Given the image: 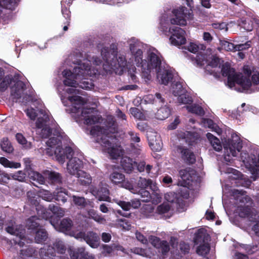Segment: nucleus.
I'll use <instances>...</instances> for the list:
<instances>
[{"label": "nucleus", "instance_id": "54", "mask_svg": "<svg viewBox=\"0 0 259 259\" xmlns=\"http://www.w3.org/2000/svg\"><path fill=\"white\" fill-rule=\"evenodd\" d=\"M207 123L208 125V127L211 128L213 131H214L217 134L219 135L222 132V130L219 127L218 125L213 123V121L210 119H205L204 123Z\"/></svg>", "mask_w": 259, "mask_h": 259}, {"label": "nucleus", "instance_id": "49", "mask_svg": "<svg viewBox=\"0 0 259 259\" xmlns=\"http://www.w3.org/2000/svg\"><path fill=\"white\" fill-rule=\"evenodd\" d=\"M142 211L144 215L148 217L153 212L154 207L150 204H146L143 206Z\"/></svg>", "mask_w": 259, "mask_h": 259}, {"label": "nucleus", "instance_id": "56", "mask_svg": "<svg viewBox=\"0 0 259 259\" xmlns=\"http://www.w3.org/2000/svg\"><path fill=\"white\" fill-rule=\"evenodd\" d=\"M162 195L160 192L152 193L151 197L153 204L156 205L161 201Z\"/></svg>", "mask_w": 259, "mask_h": 259}, {"label": "nucleus", "instance_id": "20", "mask_svg": "<svg viewBox=\"0 0 259 259\" xmlns=\"http://www.w3.org/2000/svg\"><path fill=\"white\" fill-rule=\"evenodd\" d=\"M150 241L154 247L160 248L163 254H165L169 250L168 243L165 241H161L157 237L151 236Z\"/></svg>", "mask_w": 259, "mask_h": 259}, {"label": "nucleus", "instance_id": "32", "mask_svg": "<svg viewBox=\"0 0 259 259\" xmlns=\"http://www.w3.org/2000/svg\"><path fill=\"white\" fill-rule=\"evenodd\" d=\"M0 163L5 167L18 168L21 167V163L9 160L5 157L0 158Z\"/></svg>", "mask_w": 259, "mask_h": 259}, {"label": "nucleus", "instance_id": "30", "mask_svg": "<svg viewBox=\"0 0 259 259\" xmlns=\"http://www.w3.org/2000/svg\"><path fill=\"white\" fill-rule=\"evenodd\" d=\"M180 176L185 184H189L192 180V174H193V171L189 169L181 170L179 172Z\"/></svg>", "mask_w": 259, "mask_h": 259}, {"label": "nucleus", "instance_id": "58", "mask_svg": "<svg viewBox=\"0 0 259 259\" xmlns=\"http://www.w3.org/2000/svg\"><path fill=\"white\" fill-rule=\"evenodd\" d=\"M117 222L120 227L125 230H129L131 229V225L130 223L125 219H119Z\"/></svg>", "mask_w": 259, "mask_h": 259}, {"label": "nucleus", "instance_id": "55", "mask_svg": "<svg viewBox=\"0 0 259 259\" xmlns=\"http://www.w3.org/2000/svg\"><path fill=\"white\" fill-rule=\"evenodd\" d=\"M151 183L150 179H146L145 178H140L138 182V186L142 189H145L148 187Z\"/></svg>", "mask_w": 259, "mask_h": 259}, {"label": "nucleus", "instance_id": "29", "mask_svg": "<svg viewBox=\"0 0 259 259\" xmlns=\"http://www.w3.org/2000/svg\"><path fill=\"white\" fill-rule=\"evenodd\" d=\"M88 215L98 223L104 224L106 223V219L101 214H99L96 210L92 209L88 211Z\"/></svg>", "mask_w": 259, "mask_h": 259}, {"label": "nucleus", "instance_id": "35", "mask_svg": "<svg viewBox=\"0 0 259 259\" xmlns=\"http://www.w3.org/2000/svg\"><path fill=\"white\" fill-rule=\"evenodd\" d=\"M109 190L106 188H102L98 191L97 197L100 201H110V198L109 196Z\"/></svg>", "mask_w": 259, "mask_h": 259}, {"label": "nucleus", "instance_id": "1", "mask_svg": "<svg viewBox=\"0 0 259 259\" xmlns=\"http://www.w3.org/2000/svg\"><path fill=\"white\" fill-rule=\"evenodd\" d=\"M72 104L71 111L72 113H79L81 109L79 120L88 126H91V134L95 137L97 143H99L104 152L116 159L122 155L123 151L116 139L111 134L115 132L114 121L109 123L107 128H105L103 119L98 115L93 108H83L86 103L84 99L79 96H71L68 98Z\"/></svg>", "mask_w": 259, "mask_h": 259}, {"label": "nucleus", "instance_id": "2", "mask_svg": "<svg viewBox=\"0 0 259 259\" xmlns=\"http://www.w3.org/2000/svg\"><path fill=\"white\" fill-rule=\"evenodd\" d=\"M96 65L101 63V61L99 58L94 56H89L87 58L80 60L78 66L75 67L71 72L69 70H65L63 72V75L65 77L63 82L65 85L80 88L85 90H91L93 88L94 84L91 80H84L88 76L95 75L98 70L92 67L91 62Z\"/></svg>", "mask_w": 259, "mask_h": 259}, {"label": "nucleus", "instance_id": "17", "mask_svg": "<svg viewBox=\"0 0 259 259\" xmlns=\"http://www.w3.org/2000/svg\"><path fill=\"white\" fill-rule=\"evenodd\" d=\"M173 151L176 155L181 154L182 158L189 163L192 164L195 162V157L193 153L183 146H175Z\"/></svg>", "mask_w": 259, "mask_h": 259}, {"label": "nucleus", "instance_id": "45", "mask_svg": "<svg viewBox=\"0 0 259 259\" xmlns=\"http://www.w3.org/2000/svg\"><path fill=\"white\" fill-rule=\"evenodd\" d=\"M49 209L57 217H62L65 214V210L64 209L53 204L49 205Z\"/></svg>", "mask_w": 259, "mask_h": 259}, {"label": "nucleus", "instance_id": "47", "mask_svg": "<svg viewBox=\"0 0 259 259\" xmlns=\"http://www.w3.org/2000/svg\"><path fill=\"white\" fill-rule=\"evenodd\" d=\"M178 102L180 104H189L192 102V98L189 95L184 93V95L178 97Z\"/></svg>", "mask_w": 259, "mask_h": 259}, {"label": "nucleus", "instance_id": "38", "mask_svg": "<svg viewBox=\"0 0 259 259\" xmlns=\"http://www.w3.org/2000/svg\"><path fill=\"white\" fill-rule=\"evenodd\" d=\"M16 6L15 0H0V12L3 8L13 10Z\"/></svg>", "mask_w": 259, "mask_h": 259}, {"label": "nucleus", "instance_id": "19", "mask_svg": "<svg viewBox=\"0 0 259 259\" xmlns=\"http://www.w3.org/2000/svg\"><path fill=\"white\" fill-rule=\"evenodd\" d=\"M149 146L155 151H159L162 148V142L160 137L155 133H150L147 135Z\"/></svg>", "mask_w": 259, "mask_h": 259}, {"label": "nucleus", "instance_id": "10", "mask_svg": "<svg viewBox=\"0 0 259 259\" xmlns=\"http://www.w3.org/2000/svg\"><path fill=\"white\" fill-rule=\"evenodd\" d=\"M169 32L171 34L169 37L171 44L174 46H180L185 44L186 32L183 29L177 26H172L169 28Z\"/></svg>", "mask_w": 259, "mask_h": 259}, {"label": "nucleus", "instance_id": "4", "mask_svg": "<svg viewBox=\"0 0 259 259\" xmlns=\"http://www.w3.org/2000/svg\"><path fill=\"white\" fill-rule=\"evenodd\" d=\"M128 43L136 64L141 67L143 76L149 80L151 73H155L162 68L161 54L155 49H151L147 51L146 59L143 60L140 43L134 38H131Z\"/></svg>", "mask_w": 259, "mask_h": 259}, {"label": "nucleus", "instance_id": "23", "mask_svg": "<svg viewBox=\"0 0 259 259\" xmlns=\"http://www.w3.org/2000/svg\"><path fill=\"white\" fill-rule=\"evenodd\" d=\"M7 232L12 235L19 237L21 239L24 237L25 230L22 226H8L6 229Z\"/></svg>", "mask_w": 259, "mask_h": 259}, {"label": "nucleus", "instance_id": "63", "mask_svg": "<svg viewBox=\"0 0 259 259\" xmlns=\"http://www.w3.org/2000/svg\"><path fill=\"white\" fill-rule=\"evenodd\" d=\"M128 134L133 142L139 143L140 141V139L137 134L134 133L133 131H130Z\"/></svg>", "mask_w": 259, "mask_h": 259}, {"label": "nucleus", "instance_id": "11", "mask_svg": "<svg viewBox=\"0 0 259 259\" xmlns=\"http://www.w3.org/2000/svg\"><path fill=\"white\" fill-rule=\"evenodd\" d=\"M189 197V192L187 187H182L178 191V193L175 192H168L165 194L164 199L169 202H175L180 204L184 199H187Z\"/></svg>", "mask_w": 259, "mask_h": 259}, {"label": "nucleus", "instance_id": "9", "mask_svg": "<svg viewBox=\"0 0 259 259\" xmlns=\"http://www.w3.org/2000/svg\"><path fill=\"white\" fill-rule=\"evenodd\" d=\"M173 13L175 17L170 19V23L172 24L185 25L187 23V20L191 19L192 17L191 13L184 7L174 10Z\"/></svg>", "mask_w": 259, "mask_h": 259}, {"label": "nucleus", "instance_id": "25", "mask_svg": "<svg viewBox=\"0 0 259 259\" xmlns=\"http://www.w3.org/2000/svg\"><path fill=\"white\" fill-rule=\"evenodd\" d=\"M145 101L148 103L151 104H161L164 103V99L159 93H156L154 96L153 95H148L145 97Z\"/></svg>", "mask_w": 259, "mask_h": 259}, {"label": "nucleus", "instance_id": "33", "mask_svg": "<svg viewBox=\"0 0 259 259\" xmlns=\"http://www.w3.org/2000/svg\"><path fill=\"white\" fill-rule=\"evenodd\" d=\"M109 178L111 181L115 184L121 183L125 180L124 175L117 171H113L110 175Z\"/></svg>", "mask_w": 259, "mask_h": 259}, {"label": "nucleus", "instance_id": "21", "mask_svg": "<svg viewBox=\"0 0 259 259\" xmlns=\"http://www.w3.org/2000/svg\"><path fill=\"white\" fill-rule=\"evenodd\" d=\"M50 222L57 230L62 232L70 231L72 226L71 220L68 219H64L62 220L58 226L53 223L52 221H51Z\"/></svg>", "mask_w": 259, "mask_h": 259}, {"label": "nucleus", "instance_id": "5", "mask_svg": "<svg viewBox=\"0 0 259 259\" xmlns=\"http://www.w3.org/2000/svg\"><path fill=\"white\" fill-rule=\"evenodd\" d=\"M47 147L43 151L41 148L39 149L40 153L46 154L49 156H55L56 160L60 163L63 164L66 158L69 159L73 154L71 147H66L65 149L62 148L61 142L59 137H52L47 142Z\"/></svg>", "mask_w": 259, "mask_h": 259}, {"label": "nucleus", "instance_id": "48", "mask_svg": "<svg viewBox=\"0 0 259 259\" xmlns=\"http://www.w3.org/2000/svg\"><path fill=\"white\" fill-rule=\"evenodd\" d=\"M72 198L73 201L74 202V204L76 205L83 207H85L87 204V202L85 201L84 197L76 196L73 195L72 196Z\"/></svg>", "mask_w": 259, "mask_h": 259}, {"label": "nucleus", "instance_id": "27", "mask_svg": "<svg viewBox=\"0 0 259 259\" xmlns=\"http://www.w3.org/2000/svg\"><path fill=\"white\" fill-rule=\"evenodd\" d=\"M101 53L103 59L105 60L109 65L113 66L114 65H113L112 62L109 58L110 54L113 56V57H114L116 55V52L114 50V46H113L112 50L110 51H108V48L104 47L102 49Z\"/></svg>", "mask_w": 259, "mask_h": 259}, {"label": "nucleus", "instance_id": "18", "mask_svg": "<svg viewBox=\"0 0 259 259\" xmlns=\"http://www.w3.org/2000/svg\"><path fill=\"white\" fill-rule=\"evenodd\" d=\"M221 45L222 49L227 51H240L246 50L250 47V41H247L244 44H238L235 45L234 44L228 42L226 40L221 41Z\"/></svg>", "mask_w": 259, "mask_h": 259}, {"label": "nucleus", "instance_id": "36", "mask_svg": "<svg viewBox=\"0 0 259 259\" xmlns=\"http://www.w3.org/2000/svg\"><path fill=\"white\" fill-rule=\"evenodd\" d=\"M3 176L4 178H7L8 180L12 178L20 182L23 181L25 177L24 173L21 170H19L13 174H11L9 175L7 174H5L3 175Z\"/></svg>", "mask_w": 259, "mask_h": 259}, {"label": "nucleus", "instance_id": "22", "mask_svg": "<svg viewBox=\"0 0 259 259\" xmlns=\"http://www.w3.org/2000/svg\"><path fill=\"white\" fill-rule=\"evenodd\" d=\"M170 92L176 97H179L186 93L182 83L180 81H173L170 89Z\"/></svg>", "mask_w": 259, "mask_h": 259}, {"label": "nucleus", "instance_id": "51", "mask_svg": "<svg viewBox=\"0 0 259 259\" xmlns=\"http://www.w3.org/2000/svg\"><path fill=\"white\" fill-rule=\"evenodd\" d=\"M170 208V206L168 204L163 203L157 207L156 211L159 214H163L168 212Z\"/></svg>", "mask_w": 259, "mask_h": 259}, {"label": "nucleus", "instance_id": "37", "mask_svg": "<svg viewBox=\"0 0 259 259\" xmlns=\"http://www.w3.org/2000/svg\"><path fill=\"white\" fill-rule=\"evenodd\" d=\"M67 194L65 189L60 188L54 192V197H55V199L57 201H61L63 202H65L67 200Z\"/></svg>", "mask_w": 259, "mask_h": 259}, {"label": "nucleus", "instance_id": "31", "mask_svg": "<svg viewBox=\"0 0 259 259\" xmlns=\"http://www.w3.org/2000/svg\"><path fill=\"white\" fill-rule=\"evenodd\" d=\"M44 175L46 178L51 181L52 183H59L61 182V177L60 174L57 172L46 170L44 172Z\"/></svg>", "mask_w": 259, "mask_h": 259}, {"label": "nucleus", "instance_id": "40", "mask_svg": "<svg viewBox=\"0 0 259 259\" xmlns=\"http://www.w3.org/2000/svg\"><path fill=\"white\" fill-rule=\"evenodd\" d=\"M188 50L193 53H196L201 50H204L205 46L202 44H197L195 42H190L187 46Z\"/></svg>", "mask_w": 259, "mask_h": 259}, {"label": "nucleus", "instance_id": "52", "mask_svg": "<svg viewBox=\"0 0 259 259\" xmlns=\"http://www.w3.org/2000/svg\"><path fill=\"white\" fill-rule=\"evenodd\" d=\"M11 78L10 76H7L4 78H2L0 81V91H4L7 88L9 84L10 83Z\"/></svg>", "mask_w": 259, "mask_h": 259}, {"label": "nucleus", "instance_id": "39", "mask_svg": "<svg viewBox=\"0 0 259 259\" xmlns=\"http://www.w3.org/2000/svg\"><path fill=\"white\" fill-rule=\"evenodd\" d=\"M30 178L34 181H36L40 184H44L45 182V176H42L39 172L35 171H31L29 173Z\"/></svg>", "mask_w": 259, "mask_h": 259}, {"label": "nucleus", "instance_id": "6", "mask_svg": "<svg viewBox=\"0 0 259 259\" xmlns=\"http://www.w3.org/2000/svg\"><path fill=\"white\" fill-rule=\"evenodd\" d=\"M82 167V161L77 157H73L68 162L67 170L70 175L76 177L81 185H88L91 183L92 178L90 175L81 170Z\"/></svg>", "mask_w": 259, "mask_h": 259}, {"label": "nucleus", "instance_id": "7", "mask_svg": "<svg viewBox=\"0 0 259 259\" xmlns=\"http://www.w3.org/2000/svg\"><path fill=\"white\" fill-rule=\"evenodd\" d=\"M209 236L204 230L200 229L198 231L195 238V243L198 245L196 250L198 254L205 255L209 252Z\"/></svg>", "mask_w": 259, "mask_h": 259}, {"label": "nucleus", "instance_id": "62", "mask_svg": "<svg viewBox=\"0 0 259 259\" xmlns=\"http://www.w3.org/2000/svg\"><path fill=\"white\" fill-rule=\"evenodd\" d=\"M112 251L113 249L112 247L107 245H104L103 246V250L102 251V253L105 256H107L109 255L112 252Z\"/></svg>", "mask_w": 259, "mask_h": 259}, {"label": "nucleus", "instance_id": "13", "mask_svg": "<svg viewBox=\"0 0 259 259\" xmlns=\"http://www.w3.org/2000/svg\"><path fill=\"white\" fill-rule=\"evenodd\" d=\"M242 143L239 136L236 134L232 135V139L229 140L227 145L224 147L228 155L236 156L242 149Z\"/></svg>", "mask_w": 259, "mask_h": 259}, {"label": "nucleus", "instance_id": "16", "mask_svg": "<svg viewBox=\"0 0 259 259\" xmlns=\"http://www.w3.org/2000/svg\"><path fill=\"white\" fill-rule=\"evenodd\" d=\"M155 73L157 74V78L158 82L166 85L172 80L174 77V73L172 70L169 68H161Z\"/></svg>", "mask_w": 259, "mask_h": 259}, {"label": "nucleus", "instance_id": "8", "mask_svg": "<svg viewBox=\"0 0 259 259\" xmlns=\"http://www.w3.org/2000/svg\"><path fill=\"white\" fill-rule=\"evenodd\" d=\"M39 112L42 116L40 115L38 118L36 122V126L38 129L41 128L40 131L39 132L41 137L47 138L51 134V129L48 126V122L52 118V116L50 115L48 111L41 110H40Z\"/></svg>", "mask_w": 259, "mask_h": 259}, {"label": "nucleus", "instance_id": "53", "mask_svg": "<svg viewBox=\"0 0 259 259\" xmlns=\"http://www.w3.org/2000/svg\"><path fill=\"white\" fill-rule=\"evenodd\" d=\"M138 193L141 195L143 201L148 202L151 199V195L150 193L144 189L139 190Z\"/></svg>", "mask_w": 259, "mask_h": 259}, {"label": "nucleus", "instance_id": "44", "mask_svg": "<svg viewBox=\"0 0 259 259\" xmlns=\"http://www.w3.org/2000/svg\"><path fill=\"white\" fill-rule=\"evenodd\" d=\"M39 219L36 217L33 216L29 218L27 221V225L29 229H35L39 226V223L38 222Z\"/></svg>", "mask_w": 259, "mask_h": 259}, {"label": "nucleus", "instance_id": "60", "mask_svg": "<svg viewBox=\"0 0 259 259\" xmlns=\"http://www.w3.org/2000/svg\"><path fill=\"white\" fill-rule=\"evenodd\" d=\"M180 122V119L179 117H176L174 121H172L167 127L169 130H174L176 128Z\"/></svg>", "mask_w": 259, "mask_h": 259}, {"label": "nucleus", "instance_id": "3", "mask_svg": "<svg viewBox=\"0 0 259 259\" xmlns=\"http://www.w3.org/2000/svg\"><path fill=\"white\" fill-rule=\"evenodd\" d=\"M205 69L206 73L212 75L215 78H220L221 75L227 76L228 85L230 88L237 84L242 87L243 91L247 90L251 85L249 78V76L251 74L250 70L246 71V73L248 76L243 77L241 74L235 72L229 63H224L218 57L213 56Z\"/></svg>", "mask_w": 259, "mask_h": 259}, {"label": "nucleus", "instance_id": "15", "mask_svg": "<svg viewBox=\"0 0 259 259\" xmlns=\"http://www.w3.org/2000/svg\"><path fill=\"white\" fill-rule=\"evenodd\" d=\"M25 86V84L23 81L19 80L12 87L11 95L12 99L15 100L16 102L18 101L22 97H23L22 102H24V99L27 97V96H24V94Z\"/></svg>", "mask_w": 259, "mask_h": 259}, {"label": "nucleus", "instance_id": "59", "mask_svg": "<svg viewBox=\"0 0 259 259\" xmlns=\"http://www.w3.org/2000/svg\"><path fill=\"white\" fill-rule=\"evenodd\" d=\"M26 113L30 119L34 120L35 119V117L36 116V113L34 109L30 108L27 109L26 110Z\"/></svg>", "mask_w": 259, "mask_h": 259}, {"label": "nucleus", "instance_id": "34", "mask_svg": "<svg viewBox=\"0 0 259 259\" xmlns=\"http://www.w3.org/2000/svg\"><path fill=\"white\" fill-rule=\"evenodd\" d=\"M170 109L166 106H164L158 110L156 113V118L159 120H164L167 118L170 114Z\"/></svg>", "mask_w": 259, "mask_h": 259}, {"label": "nucleus", "instance_id": "28", "mask_svg": "<svg viewBox=\"0 0 259 259\" xmlns=\"http://www.w3.org/2000/svg\"><path fill=\"white\" fill-rule=\"evenodd\" d=\"M206 137L215 150L220 151L222 150V146L219 139L209 133L206 134Z\"/></svg>", "mask_w": 259, "mask_h": 259}, {"label": "nucleus", "instance_id": "57", "mask_svg": "<svg viewBox=\"0 0 259 259\" xmlns=\"http://www.w3.org/2000/svg\"><path fill=\"white\" fill-rule=\"evenodd\" d=\"M116 202L122 208L123 210L125 211H128L131 209V203L130 202L116 200Z\"/></svg>", "mask_w": 259, "mask_h": 259}, {"label": "nucleus", "instance_id": "41", "mask_svg": "<svg viewBox=\"0 0 259 259\" xmlns=\"http://www.w3.org/2000/svg\"><path fill=\"white\" fill-rule=\"evenodd\" d=\"M47 238L46 231L43 229H38L36 232L35 240L37 243H41Z\"/></svg>", "mask_w": 259, "mask_h": 259}, {"label": "nucleus", "instance_id": "50", "mask_svg": "<svg viewBox=\"0 0 259 259\" xmlns=\"http://www.w3.org/2000/svg\"><path fill=\"white\" fill-rule=\"evenodd\" d=\"M39 196L42 197L43 199L48 201H51L54 198V196L47 190H43L40 191Z\"/></svg>", "mask_w": 259, "mask_h": 259}, {"label": "nucleus", "instance_id": "14", "mask_svg": "<svg viewBox=\"0 0 259 259\" xmlns=\"http://www.w3.org/2000/svg\"><path fill=\"white\" fill-rule=\"evenodd\" d=\"M66 250V247L63 242L60 240H56L53 244V246H50L48 247L46 251V249L43 248L41 250V254L45 253L50 258L51 256L56 255V252L62 254L65 252Z\"/></svg>", "mask_w": 259, "mask_h": 259}, {"label": "nucleus", "instance_id": "64", "mask_svg": "<svg viewBox=\"0 0 259 259\" xmlns=\"http://www.w3.org/2000/svg\"><path fill=\"white\" fill-rule=\"evenodd\" d=\"M212 38H213L212 36L209 32H204L203 33V39L205 41H206L208 43H209L211 41V40H212Z\"/></svg>", "mask_w": 259, "mask_h": 259}, {"label": "nucleus", "instance_id": "12", "mask_svg": "<svg viewBox=\"0 0 259 259\" xmlns=\"http://www.w3.org/2000/svg\"><path fill=\"white\" fill-rule=\"evenodd\" d=\"M74 237L78 239H83L92 248H97L99 245L100 238L97 233L90 231L85 234L82 232H76Z\"/></svg>", "mask_w": 259, "mask_h": 259}, {"label": "nucleus", "instance_id": "42", "mask_svg": "<svg viewBox=\"0 0 259 259\" xmlns=\"http://www.w3.org/2000/svg\"><path fill=\"white\" fill-rule=\"evenodd\" d=\"M186 108L189 112L198 115H203L204 113L203 109L199 105H193L191 106H187Z\"/></svg>", "mask_w": 259, "mask_h": 259}, {"label": "nucleus", "instance_id": "46", "mask_svg": "<svg viewBox=\"0 0 259 259\" xmlns=\"http://www.w3.org/2000/svg\"><path fill=\"white\" fill-rule=\"evenodd\" d=\"M16 138L17 141L23 145L24 147L26 148H30L31 147V144L30 142H27L24 136L21 134H17L16 135Z\"/></svg>", "mask_w": 259, "mask_h": 259}, {"label": "nucleus", "instance_id": "24", "mask_svg": "<svg viewBox=\"0 0 259 259\" xmlns=\"http://www.w3.org/2000/svg\"><path fill=\"white\" fill-rule=\"evenodd\" d=\"M136 162L128 157L124 156L122 158L121 164L124 170L127 173L132 171L135 166Z\"/></svg>", "mask_w": 259, "mask_h": 259}, {"label": "nucleus", "instance_id": "61", "mask_svg": "<svg viewBox=\"0 0 259 259\" xmlns=\"http://www.w3.org/2000/svg\"><path fill=\"white\" fill-rule=\"evenodd\" d=\"M212 26L214 29H220V30H223L225 29L226 30H227V26L226 23H212Z\"/></svg>", "mask_w": 259, "mask_h": 259}, {"label": "nucleus", "instance_id": "43", "mask_svg": "<svg viewBox=\"0 0 259 259\" xmlns=\"http://www.w3.org/2000/svg\"><path fill=\"white\" fill-rule=\"evenodd\" d=\"M1 146L3 150L7 153H11L13 150V148L8 138L3 139Z\"/></svg>", "mask_w": 259, "mask_h": 259}, {"label": "nucleus", "instance_id": "26", "mask_svg": "<svg viewBox=\"0 0 259 259\" xmlns=\"http://www.w3.org/2000/svg\"><path fill=\"white\" fill-rule=\"evenodd\" d=\"M236 212L239 216L242 218H252V212L250 207L248 206L240 205L238 207Z\"/></svg>", "mask_w": 259, "mask_h": 259}]
</instances>
